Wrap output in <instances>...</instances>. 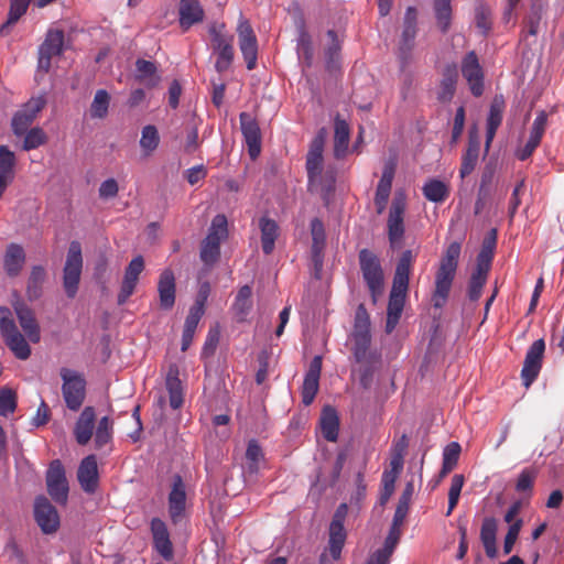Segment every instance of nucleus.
Returning a JSON list of instances; mask_svg holds the SVG:
<instances>
[{
    "label": "nucleus",
    "mask_w": 564,
    "mask_h": 564,
    "mask_svg": "<svg viewBox=\"0 0 564 564\" xmlns=\"http://www.w3.org/2000/svg\"><path fill=\"white\" fill-rule=\"evenodd\" d=\"M228 236L227 218L223 214L216 215L210 224L206 238L202 241L199 257L207 267L214 265L220 256V243Z\"/></svg>",
    "instance_id": "f257e3e1"
},
{
    "label": "nucleus",
    "mask_w": 564,
    "mask_h": 564,
    "mask_svg": "<svg viewBox=\"0 0 564 564\" xmlns=\"http://www.w3.org/2000/svg\"><path fill=\"white\" fill-rule=\"evenodd\" d=\"M359 264L362 278L371 293L373 302L383 293V270L379 258L370 250L362 249L359 252Z\"/></svg>",
    "instance_id": "f03ea898"
},
{
    "label": "nucleus",
    "mask_w": 564,
    "mask_h": 564,
    "mask_svg": "<svg viewBox=\"0 0 564 564\" xmlns=\"http://www.w3.org/2000/svg\"><path fill=\"white\" fill-rule=\"evenodd\" d=\"M83 269L82 247L78 241H72L67 251L63 270V286L68 297L73 299L80 281Z\"/></svg>",
    "instance_id": "7ed1b4c3"
},
{
    "label": "nucleus",
    "mask_w": 564,
    "mask_h": 564,
    "mask_svg": "<svg viewBox=\"0 0 564 564\" xmlns=\"http://www.w3.org/2000/svg\"><path fill=\"white\" fill-rule=\"evenodd\" d=\"M63 380L62 393L66 406L70 411H78L86 397V381L78 372L63 368L61 370Z\"/></svg>",
    "instance_id": "20e7f679"
},
{
    "label": "nucleus",
    "mask_w": 564,
    "mask_h": 564,
    "mask_svg": "<svg viewBox=\"0 0 564 564\" xmlns=\"http://www.w3.org/2000/svg\"><path fill=\"white\" fill-rule=\"evenodd\" d=\"M406 209V196L403 192H397L389 210L388 236L392 248L400 246L404 236V213Z\"/></svg>",
    "instance_id": "39448f33"
},
{
    "label": "nucleus",
    "mask_w": 564,
    "mask_h": 564,
    "mask_svg": "<svg viewBox=\"0 0 564 564\" xmlns=\"http://www.w3.org/2000/svg\"><path fill=\"white\" fill-rule=\"evenodd\" d=\"M416 33V10L412 7H409L404 14L403 30L398 48V56L402 68L408 66L411 62L412 50L414 48L415 45Z\"/></svg>",
    "instance_id": "423d86ee"
},
{
    "label": "nucleus",
    "mask_w": 564,
    "mask_h": 564,
    "mask_svg": "<svg viewBox=\"0 0 564 564\" xmlns=\"http://www.w3.org/2000/svg\"><path fill=\"white\" fill-rule=\"evenodd\" d=\"M238 44L249 70L254 69L258 59V41L249 21L240 15L237 25Z\"/></svg>",
    "instance_id": "0eeeda50"
},
{
    "label": "nucleus",
    "mask_w": 564,
    "mask_h": 564,
    "mask_svg": "<svg viewBox=\"0 0 564 564\" xmlns=\"http://www.w3.org/2000/svg\"><path fill=\"white\" fill-rule=\"evenodd\" d=\"M47 491L57 503L65 505L68 497V482L61 460L55 459L46 471Z\"/></svg>",
    "instance_id": "6e6552de"
},
{
    "label": "nucleus",
    "mask_w": 564,
    "mask_h": 564,
    "mask_svg": "<svg viewBox=\"0 0 564 564\" xmlns=\"http://www.w3.org/2000/svg\"><path fill=\"white\" fill-rule=\"evenodd\" d=\"M64 51V32L59 29H48L45 40L39 47V68L48 72L51 59Z\"/></svg>",
    "instance_id": "1a4fd4ad"
},
{
    "label": "nucleus",
    "mask_w": 564,
    "mask_h": 564,
    "mask_svg": "<svg viewBox=\"0 0 564 564\" xmlns=\"http://www.w3.org/2000/svg\"><path fill=\"white\" fill-rule=\"evenodd\" d=\"M46 99L43 95L31 98L12 118V130L15 135H23L37 113L44 108Z\"/></svg>",
    "instance_id": "9d476101"
},
{
    "label": "nucleus",
    "mask_w": 564,
    "mask_h": 564,
    "mask_svg": "<svg viewBox=\"0 0 564 564\" xmlns=\"http://www.w3.org/2000/svg\"><path fill=\"white\" fill-rule=\"evenodd\" d=\"M545 350V343L543 339H538L529 347L523 367L521 370V378L523 384L528 388L538 378L542 368V360Z\"/></svg>",
    "instance_id": "9b49d317"
},
{
    "label": "nucleus",
    "mask_w": 564,
    "mask_h": 564,
    "mask_svg": "<svg viewBox=\"0 0 564 564\" xmlns=\"http://www.w3.org/2000/svg\"><path fill=\"white\" fill-rule=\"evenodd\" d=\"M462 74L471 94L479 97L484 93V73L474 51L466 54L462 61Z\"/></svg>",
    "instance_id": "f8f14e48"
},
{
    "label": "nucleus",
    "mask_w": 564,
    "mask_h": 564,
    "mask_svg": "<svg viewBox=\"0 0 564 564\" xmlns=\"http://www.w3.org/2000/svg\"><path fill=\"white\" fill-rule=\"evenodd\" d=\"M167 502L171 521L174 524L181 522L186 510V486L180 475H174L172 478Z\"/></svg>",
    "instance_id": "ddd939ff"
},
{
    "label": "nucleus",
    "mask_w": 564,
    "mask_h": 564,
    "mask_svg": "<svg viewBox=\"0 0 564 564\" xmlns=\"http://www.w3.org/2000/svg\"><path fill=\"white\" fill-rule=\"evenodd\" d=\"M36 523L44 533H53L59 527V516L45 497H39L34 503Z\"/></svg>",
    "instance_id": "4468645a"
},
{
    "label": "nucleus",
    "mask_w": 564,
    "mask_h": 564,
    "mask_svg": "<svg viewBox=\"0 0 564 564\" xmlns=\"http://www.w3.org/2000/svg\"><path fill=\"white\" fill-rule=\"evenodd\" d=\"M325 144V134L319 132L311 143L307 158L306 170L310 183L319 180L323 170V151Z\"/></svg>",
    "instance_id": "2eb2a0df"
},
{
    "label": "nucleus",
    "mask_w": 564,
    "mask_h": 564,
    "mask_svg": "<svg viewBox=\"0 0 564 564\" xmlns=\"http://www.w3.org/2000/svg\"><path fill=\"white\" fill-rule=\"evenodd\" d=\"M241 132L248 145L249 154L256 159L261 150V133L257 120L247 112L239 115Z\"/></svg>",
    "instance_id": "dca6fc26"
},
{
    "label": "nucleus",
    "mask_w": 564,
    "mask_h": 564,
    "mask_svg": "<svg viewBox=\"0 0 564 564\" xmlns=\"http://www.w3.org/2000/svg\"><path fill=\"white\" fill-rule=\"evenodd\" d=\"M395 173V162L390 159L386 162L381 178L377 185L375 195V205L378 214H382L387 207V203L391 193L392 181Z\"/></svg>",
    "instance_id": "f3484780"
},
{
    "label": "nucleus",
    "mask_w": 564,
    "mask_h": 564,
    "mask_svg": "<svg viewBox=\"0 0 564 564\" xmlns=\"http://www.w3.org/2000/svg\"><path fill=\"white\" fill-rule=\"evenodd\" d=\"M321 371L322 357L315 356L310 362V367L304 376V381L302 386V402L305 405H310L315 399V395L317 394Z\"/></svg>",
    "instance_id": "a211bd4d"
},
{
    "label": "nucleus",
    "mask_w": 564,
    "mask_h": 564,
    "mask_svg": "<svg viewBox=\"0 0 564 564\" xmlns=\"http://www.w3.org/2000/svg\"><path fill=\"white\" fill-rule=\"evenodd\" d=\"M205 11L199 0H180L178 23L183 31L204 21Z\"/></svg>",
    "instance_id": "6ab92c4d"
},
{
    "label": "nucleus",
    "mask_w": 564,
    "mask_h": 564,
    "mask_svg": "<svg viewBox=\"0 0 564 564\" xmlns=\"http://www.w3.org/2000/svg\"><path fill=\"white\" fill-rule=\"evenodd\" d=\"M456 271L438 268L435 274V289L432 295L434 307L441 308L445 305L449 291L455 279Z\"/></svg>",
    "instance_id": "aec40b11"
},
{
    "label": "nucleus",
    "mask_w": 564,
    "mask_h": 564,
    "mask_svg": "<svg viewBox=\"0 0 564 564\" xmlns=\"http://www.w3.org/2000/svg\"><path fill=\"white\" fill-rule=\"evenodd\" d=\"M151 532L155 550L165 560H171L173 557V546L165 522L159 518H153L151 521Z\"/></svg>",
    "instance_id": "412c9836"
},
{
    "label": "nucleus",
    "mask_w": 564,
    "mask_h": 564,
    "mask_svg": "<svg viewBox=\"0 0 564 564\" xmlns=\"http://www.w3.org/2000/svg\"><path fill=\"white\" fill-rule=\"evenodd\" d=\"M158 292L160 299V307L169 311L175 303V275L171 269H165L160 274L158 282Z\"/></svg>",
    "instance_id": "4be33fe9"
},
{
    "label": "nucleus",
    "mask_w": 564,
    "mask_h": 564,
    "mask_svg": "<svg viewBox=\"0 0 564 564\" xmlns=\"http://www.w3.org/2000/svg\"><path fill=\"white\" fill-rule=\"evenodd\" d=\"M78 481L86 492H94L98 485V467L94 455L85 457L77 471Z\"/></svg>",
    "instance_id": "5701e85b"
},
{
    "label": "nucleus",
    "mask_w": 564,
    "mask_h": 564,
    "mask_svg": "<svg viewBox=\"0 0 564 564\" xmlns=\"http://www.w3.org/2000/svg\"><path fill=\"white\" fill-rule=\"evenodd\" d=\"M408 290H398L392 286L387 308L386 332L391 333L401 317Z\"/></svg>",
    "instance_id": "b1692460"
},
{
    "label": "nucleus",
    "mask_w": 564,
    "mask_h": 564,
    "mask_svg": "<svg viewBox=\"0 0 564 564\" xmlns=\"http://www.w3.org/2000/svg\"><path fill=\"white\" fill-rule=\"evenodd\" d=\"M15 314L18 316L21 328L23 329L26 337L32 343H39L41 339L40 326L34 317L31 308L23 303H17L14 305Z\"/></svg>",
    "instance_id": "393cba45"
},
{
    "label": "nucleus",
    "mask_w": 564,
    "mask_h": 564,
    "mask_svg": "<svg viewBox=\"0 0 564 564\" xmlns=\"http://www.w3.org/2000/svg\"><path fill=\"white\" fill-rule=\"evenodd\" d=\"M96 413L93 406H86L74 427V435L79 445H86L91 436L95 426Z\"/></svg>",
    "instance_id": "a878e982"
},
{
    "label": "nucleus",
    "mask_w": 564,
    "mask_h": 564,
    "mask_svg": "<svg viewBox=\"0 0 564 564\" xmlns=\"http://www.w3.org/2000/svg\"><path fill=\"white\" fill-rule=\"evenodd\" d=\"M458 80L456 64L446 65L442 73V79L437 89V99L441 102H448L453 99Z\"/></svg>",
    "instance_id": "bb28decb"
},
{
    "label": "nucleus",
    "mask_w": 564,
    "mask_h": 564,
    "mask_svg": "<svg viewBox=\"0 0 564 564\" xmlns=\"http://www.w3.org/2000/svg\"><path fill=\"white\" fill-rule=\"evenodd\" d=\"M415 254L412 250H405L402 252L401 257L398 260L392 286L398 290H408L410 273L412 269V264L415 260Z\"/></svg>",
    "instance_id": "cd10ccee"
},
{
    "label": "nucleus",
    "mask_w": 564,
    "mask_h": 564,
    "mask_svg": "<svg viewBox=\"0 0 564 564\" xmlns=\"http://www.w3.org/2000/svg\"><path fill=\"white\" fill-rule=\"evenodd\" d=\"M497 520L492 517L485 518L480 529V540L489 558L497 556Z\"/></svg>",
    "instance_id": "c85d7f7f"
},
{
    "label": "nucleus",
    "mask_w": 564,
    "mask_h": 564,
    "mask_svg": "<svg viewBox=\"0 0 564 564\" xmlns=\"http://www.w3.org/2000/svg\"><path fill=\"white\" fill-rule=\"evenodd\" d=\"M503 108L505 101L501 97H496L490 105L486 128V151L489 150L495 134L502 122Z\"/></svg>",
    "instance_id": "c756f323"
},
{
    "label": "nucleus",
    "mask_w": 564,
    "mask_h": 564,
    "mask_svg": "<svg viewBox=\"0 0 564 564\" xmlns=\"http://www.w3.org/2000/svg\"><path fill=\"white\" fill-rule=\"evenodd\" d=\"M261 231V247L265 254H271L275 247V240L279 237V226L275 220L265 216L259 219Z\"/></svg>",
    "instance_id": "7c9ffc66"
},
{
    "label": "nucleus",
    "mask_w": 564,
    "mask_h": 564,
    "mask_svg": "<svg viewBox=\"0 0 564 564\" xmlns=\"http://www.w3.org/2000/svg\"><path fill=\"white\" fill-rule=\"evenodd\" d=\"M178 375L177 366L173 365L170 367L165 380L166 389L170 394V405L174 410L181 408L183 404V389Z\"/></svg>",
    "instance_id": "2f4dec72"
},
{
    "label": "nucleus",
    "mask_w": 564,
    "mask_h": 564,
    "mask_svg": "<svg viewBox=\"0 0 564 564\" xmlns=\"http://www.w3.org/2000/svg\"><path fill=\"white\" fill-rule=\"evenodd\" d=\"M350 129L346 120L335 119L334 154L337 159L345 156L348 150Z\"/></svg>",
    "instance_id": "473e14b6"
},
{
    "label": "nucleus",
    "mask_w": 564,
    "mask_h": 564,
    "mask_svg": "<svg viewBox=\"0 0 564 564\" xmlns=\"http://www.w3.org/2000/svg\"><path fill=\"white\" fill-rule=\"evenodd\" d=\"M480 143L477 137L470 135L466 153L463 156L459 175L465 178L475 170L479 156Z\"/></svg>",
    "instance_id": "72a5a7b5"
},
{
    "label": "nucleus",
    "mask_w": 564,
    "mask_h": 564,
    "mask_svg": "<svg viewBox=\"0 0 564 564\" xmlns=\"http://www.w3.org/2000/svg\"><path fill=\"white\" fill-rule=\"evenodd\" d=\"M25 261V253L21 246L11 243L4 256V269L9 275H18Z\"/></svg>",
    "instance_id": "f704fd0d"
},
{
    "label": "nucleus",
    "mask_w": 564,
    "mask_h": 564,
    "mask_svg": "<svg viewBox=\"0 0 564 564\" xmlns=\"http://www.w3.org/2000/svg\"><path fill=\"white\" fill-rule=\"evenodd\" d=\"M339 420L336 411L333 408H325L321 416V431L329 442H336L338 437Z\"/></svg>",
    "instance_id": "c9c22d12"
},
{
    "label": "nucleus",
    "mask_w": 564,
    "mask_h": 564,
    "mask_svg": "<svg viewBox=\"0 0 564 564\" xmlns=\"http://www.w3.org/2000/svg\"><path fill=\"white\" fill-rule=\"evenodd\" d=\"M252 290L249 285H243L239 289L235 302L232 304V311L237 316L238 321H245L252 307L251 301Z\"/></svg>",
    "instance_id": "e433bc0d"
},
{
    "label": "nucleus",
    "mask_w": 564,
    "mask_h": 564,
    "mask_svg": "<svg viewBox=\"0 0 564 564\" xmlns=\"http://www.w3.org/2000/svg\"><path fill=\"white\" fill-rule=\"evenodd\" d=\"M424 197L433 203H443L449 195L448 186L436 178L429 180L422 187Z\"/></svg>",
    "instance_id": "4c0bfd02"
},
{
    "label": "nucleus",
    "mask_w": 564,
    "mask_h": 564,
    "mask_svg": "<svg viewBox=\"0 0 564 564\" xmlns=\"http://www.w3.org/2000/svg\"><path fill=\"white\" fill-rule=\"evenodd\" d=\"M46 278V271L41 265L32 268L31 274L28 281L26 294L29 300H37L42 295V288Z\"/></svg>",
    "instance_id": "58836bf2"
},
{
    "label": "nucleus",
    "mask_w": 564,
    "mask_h": 564,
    "mask_svg": "<svg viewBox=\"0 0 564 564\" xmlns=\"http://www.w3.org/2000/svg\"><path fill=\"white\" fill-rule=\"evenodd\" d=\"M346 541L344 524L330 523L329 525V552L334 560H338Z\"/></svg>",
    "instance_id": "ea45409f"
},
{
    "label": "nucleus",
    "mask_w": 564,
    "mask_h": 564,
    "mask_svg": "<svg viewBox=\"0 0 564 564\" xmlns=\"http://www.w3.org/2000/svg\"><path fill=\"white\" fill-rule=\"evenodd\" d=\"M139 143L144 155H151L158 149L160 143V135L156 127L153 124L143 127Z\"/></svg>",
    "instance_id": "a19ab883"
},
{
    "label": "nucleus",
    "mask_w": 564,
    "mask_h": 564,
    "mask_svg": "<svg viewBox=\"0 0 564 564\" xmlns=\"http://www.w3.org/2000/svg\"><path fill=\"white\" fill-rule=\"evenodd\" d=\"M296 52L297 56L301 61H303L307 66L311 65L313 50L311 36L307 33L304 24H301L297 28V43H296Z\"/></svg>",
    "instance_id": "79ce46f5"
},
{
    "label": "nucleus",
    "mask_w": 564,
    "mask_h": 564,
    "mask_svg": "<svg viewBox=\"0 0 564 564\" xmlns=\"http://www.w3.org/2000/svg\"><path fill=\"white\" fill-rule=\"evenodd\" d=\"M452 0H434V12L437 26L445 33L448 31L452 21Z\"/></svg>",
    "instance_id": "37998d69"
},
{
    "label": "nucleus",
    "mask_w": 564,
    "mask_h": 564,
    "mask_svg": "<svg viewBox=\"0 0 564 564\" xmlns=\"http://www.w3.org/2000/svg\"><path fill=\"white\" fill-rule=\"evenodd\" d=\"M4 340L18 359L25 360L30 357L31 348L19 332L4 337Z\"/></svg>",
    "instance_id": "c03bdc74"
},
{
    "label": "nucleus",
    "mask_w": 564,
    "mask_h": 564,
    "mask_svg": "<svg viewBox=\"0 0 564 564\" xmlns=\"http://www.w3.org/2000/svg\"><path fill=\"white\" fill-rule=\"evenodd\" d=\"M460 451V445L457 442H452L445 446L443 451V464L440 474L441 477L446 476L456 467Z\"/></svg>",
    "instance_id": "a18cd8bd"
},
{
    "label": "nucleus",
    "mask_w": 564,
    "mask_h": 564,
    "mask_svg": "<svg viewBox=\"0 0 564 564\" xmlns=\"http://www.w3.org/2000/svg\"><path fill=\"white\" fill-rule=\"evenodd\" d=\"M109 102V94L105 89L97 90L90 105V116L98 119L105 118L108 113Z\"/></svg>",
    "instance_id": "49530a36"
},
{
    "label": "nucleus",
    "mask_w": 564,
    "mask_h": 564,
    "mask_svg": "<svg viewBox=\"0 0 564 564\" xmlns=\"http://www.w3.org/2000/svg\"><path fill=\"white\" fill-rule=\"evenodd\" d=\"M412 494L413 485L408 484L398 501V506L393 516L394 524H402L405 520L409 512Z\"/></svg>",
    "instance_id": "de8ad7c7"
},
{
    "label": "nucleus",
    "mask_w": 564,
    "mask_h": 564,
    "mask_svg": "<svg viewBox=\"0 0 564 564\" xmlns=\"http://www.w3.org/2000/svg\"><path fill=\"white\" fill-rule=\"evenodd\" d=\"M460 250L462 247L459 242L455 241L449 243L441 259L438 268L457 271Z\"/></svg>",
    "instance_id": "09e8293b"
},
{
    "label": "nucleus",
    "mask_w": 564,
    "mask_h": 564,
    "mask_svg": "<svg viewBox=\"0 0 564 564\" xmlns=\"http://www.w3.org/2000/svg\"><path fill=\"white\" fill-rule=\"evenodd\" d=\"M47 141L46 133L41 128H32L24 133L23 150L30 151L37 149Z\"/></svg>",
    "instance_id": "8fccbe9b"
},
{
    "label": "nucleus",
    "mask_w": 564,
    "mask_h": 564,
    "mask_svg": "<svg viewBox=\"0 0 564 564\" xmlns=\"http://www.w3.org/2000/svg\"><path fill=\"white\" fill-rule=\"evenodd\" d=\"M464 476L460 474H456L453 476L451 487L448 490V508L446 511V516H449L456 508L464 486Z\"/></svg>",
    "instance_id": "3c124183"
},
{
    "label": "nucleus",
    "mask_w": 564,
    "mask_h": 564,
    "mask_svg": "<svg viewBox=\"0 0 564 564\" xmlns=\"http://www.w3.org/2000/svg\"><path fill=\"white\" fill-rule=\"evenodd\" d=\"M327 37H328V44H327V47L325 51V56H326V63H327L328 68H332V67L336 66V64H337V59H338V55H339V51H340V42L337 37V34L333 30H329L327 32Z\"/></svg>",
    "instance_id": "603ef678"
},
{
    "label": "nucleus",
    "mask_w": 564,
    "mask_h": 564,
    "mask_svg": "<svg viewBox=\"0 0 564 564\" xmlns=\"http://www.w3.org/2000/svg\"><path fill=\"white\" fill-rule=\"evenodd\" d=\"M31 0H10V9L8 13V20L2 25V29L15 24L22 15L25 14Z\"/></svg>",
    "instance_id": "864d4df0"
},
{
    "label": "nucleus",
    "mask_w": 564,
    "mask_h": 564,
    "mask_svg": "<svg viewBox=\"0 0 564 564\" xmlns=\"http://www.w3.org/2000/svg\"><path fill=\"white\" fill-rule=\"evenodd\" d=\"M17 409V394L10 388L0 389V415L8 416Z\"/></svg>",
    "instance_id": "5fc2aeb1"
},
{
    "label": "nucleus",
    "mask_w": 564,
    "mask_h": 564,
    "mask_svg": "<svg viewBox=\"0 0 564 564\" xmlns=\"http://www.w3.org/2000/svg\"><path fill=\"white\" fill-rule=\"evenodd\" d=\"M247 468L249 473H257L259 463L263 458L262 449L256 441H250L246 452Z\"/></svg>",
    "instance_id": "6e6d98bb"
},
{
    "label": "nucleus",
    "mask_w": 564,
    "mask_h": 564,
    "mask_svg": "<svg viewBox=\"0 0 564 564\" xmlns=\"http://www.w3.org/2000/svg\"><path fill=\"white\" fill-rule=\"evenodd\" d=\"M218 54L215 68L217 72L223 73L227 70L234 59V46L231 43H226L224 46L215 50Z\"/></svg>",
    "instance_id": "4d7b16f0"
},
{
    "label": "nucleus",
    "mask_w": 564,
    "mask_h": 564,
    "mask_svg": "<svg viewBox=\"0 0 564 564\" xmlns=\"http://www.w3.org/2000/svg\"><path fill=\"white\" fill-rule=\"evenodd\" d=\"M112 422L108 416L99 420L95 434V443L98 448L107 444L111 438Z\"/></svg>",
    "instance_id": "13d9d810"
},
{
    "label": "nucleus",
    "mask_w": 564,
    "mask_h": 564,
    "mask_svg": "<svg viewBox=\"0 0 564 564\" xmlns=\"http://www.w3.org/2000/svg\"><path fill=\"white\" fill-rule=\"evenodd\" d=\"M487 274L473 271L468 283V297L470 301L479 300L482 288L487 281Z\"/></svg>",
    "instance_id": "bf43d9fd"
},
{
    "label": "nucleus",
    "mask_w": 564,
    "mask_h": 564,
    "mask_svg": "<svg viewBox=\"0 0 564 564\" xmlns=\"http://www.w3.org/2000/svg\"><path fill=\"white\" fill-rule=\"evenodd\" d=\"M225 24L213 23L209 26V35L212 37V44L214 50L224 46L226 43L234 42L232 35H227L224 33Z\"/></svg>",
    "instance_id": "052dcab7"
},
{
    "label": "nucleus",
    "mask_w": 564,
    "mask_h": 564,
    "mask_svg": "<svg viewBox=\"0 0 564 564\" xmlns=\"http://www.w3.org/2000/svg\"><path fill=\"white\" fill-rule=\"evenodd\" d=\"M311 232L313 238V252L316 256L325 242L324 225L318 218H314L311 221Z\"/></svg>",
    "instance_id": "680f3d73"
},
{
    "label": "nucleus",
    "mask_w": 564,
    "mask_h": 564,
    "mask_svg": "<svg viewBox=\"0 0 564 564\" xmlns=\"http://www.w3.org/2000/svg\"><path fill=\"white\" fill-rule=\"evenodd\" d=\"M351 336H371L370 322L368 315L362 306H359L356 313L354 332Z\"/></svg>",
    "instance_id": "e2e57ef3"
},
{
    "label": "nucleus",
    "mask_w": 564,
    "mask_h": 564,
    "mask_svg": "<svg viewBox=\"0 0 564 564\" xmlns=\"http://www.w3.org/2000/svg\"><path fill=\"white\" fill-rule=\"evenodd\" d=\"M15 163V158L12 151L6 145L0 147V175H6L12 178V170Z\"/></svg>",
    "instance_id": "0e129e2a"
},
{
    "label": "nucleus",
    "mask_w": 564,
    "mask_h": 564,
    "mask_svg": "<svg viewBox=\"0 0 564 564\" xmlns=\"http://www.w3.org/2000/svg\"><path fill=\"white\" fill-rule=\"evenodd\" d=\"M546 123H547L546 112L543 110L538 112V115L532 123L529 139L540 143L542 140V137L545 132Z\"/></svg>",
    "instance_id": "69168bd1"
},
{
    "label": "nucleus",
    "mask_w": 564,
    "mask_h": 564,
    "mask_svg": "<svg viewBox=\"0 0 564 564\" xmlns=\"http://www.w3.org/2000/svg\"><path fill=\"white\" fill-rule=\"evenodd\" d=\"M354 341V356L358 362L364 361L367 358L369 350L371 336H352Z\"/></svg>",
    "instance_id": "338daca9"
},
{
    "label": "nucleus",
    "mask_w": 564,
    "mask_h": 564,
    "mask_svg": "<svg viewBox=\"0 0 564 564\" xmlns=\"http://www.w3.org/2000/svg\"><path fill=\"white\" fill-rule=\"evenodd\" d=\"M522 520L517 519L510 524L503 541V553L510 554L522 528Z\"/></svg>",
    "instance_id": "774afa93"
}]
</instances>
